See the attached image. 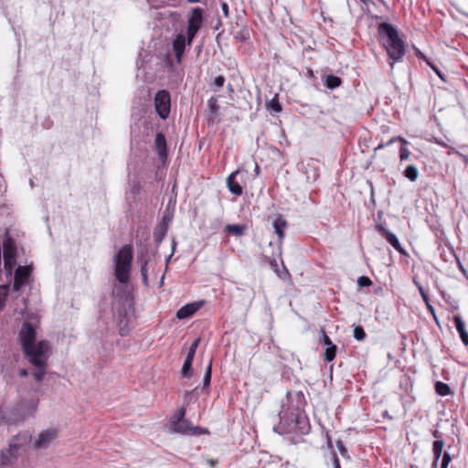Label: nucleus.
<instances>
[{"mask_svg": "<svg viewBox=\"0 0 468 468\" xmlns=\"http://www.w3.org/2000/svg\"><path fill=\"white\" fill-rule=\"evenodd\" d=\"M39 317L34 313H27L18 332V341L24 357L34 367L33 378L41 382L47 375L48 360L52 354L51 343L47 339L37 340Z\"/></svg>", "mask_w": 468, "mask_h": 468, "instance_id": "nucleus-1", "label": "nucleus"}, {"mask_svg": "<svg viewBox=\"0 0 468 468\" xmlns=\"http://www.w3.org/2000/svg\"><path fill=\"white\" fill-rule=\"evenodd\" d=\"M378 39L392 60L390 66L399 61L405 55L404 41L399 37L398 30L391 24L382 22L378 25Z\"/></svg>", "mask_w": 468, "mask_h": 468, "instance_id": "nucleus-2", "label": "nucleus"}, {"mask_svg": "<svg viewBox=\"0 0 468 468\" xmlns=\"http://www.w3.org/2000/svg\"><path fill=\"white\" fill-rule=\"evenodd\" d=\"M37 409L36 400H21L9 409L1 410L2 420L10 425L24 421L27 417L33 416Z\"/></svg>", "mask_w": 468, "mask_h": 468, "instance_id": "nucleus-3", "label": "nucleus"}, {"mask_svg": "<svg viewBox=\"0 0 468 468\" xmlns=\"http://www.w3.org/2000/svg\"><path fill=\"white\" fill-rule=\"evenodd\" d=\"M133 258L131 245L122 246L113 256L114 276L121 283H127L130 280V272Z\"/></svg>", "mask_w": 468, "mask_h": 468, "instance_id": "nucleus-4", "label": "nucleus"}, {"mask_svg": "<svg viewBox=\"0 0 468 468\" xmlns=\"http://www.w3.org/2000/svg\"><path fill=\"white\" fill-rule=\"evenodd\" d=\"M16 258L17 247L16 241L9 235H5L3 240V259L7 278L12 276L13 270L16 265Z\"/></svg>", "mask_w": 468, "mask_h": 468, "instance_id": "nucleus-5", "label": "nucleus"}, {"mask_svg": "<svg viewBox=\"0 0 468 468\" xmlns=\"http://www.w3.org/2000/svg\"><path fill=\"white\" fill-rule=\"evenodd\" d=\"M186 410L184 408L179 409L171 420V428L175 432L182 434H197L201 433V429L194 427L191 423L185 419Z\"/></svg>", "mask_w": 468, "mask_h": 468, "instance_id": "nucleus-6", "label": "nucleus"}, {"mask_svg": "<svg viewBox=\"0 0 468 468\" xmlns=\"http://www.w3.org/2000/svg\"><path fill=\"white\" fill-rule=\"evenodd\" d=\"M32 437L27 432H19L11 439L8 452L11 456L16 458L22 452H26L27 445L31 442Z\"/></svg>", "mask_w": 468, "mask_h": 468, "instance_id": "nucleus-7", "label": "nucleus"}, {"mask_svg": "<svg viewBox=\"0 0 468 468\" xmlns=\"http://www.w3.org/2000/svg\"><path fill=\"white\" fill-rule=\"evenodd\" d=\"M137 263L140 265L141 275L143 282L145 286H148V270L154 266V255L148 250H142L137 255Z\"/></svg>", "mask_w": 468, "mask_h": 468, "instance_id": "nucleus-8", "label": "nucleus"}, {"mask_svg": "<svg viewBox=\"0 0 468 468\" xmlns=\"http://www.w3.org/2000/svg\"><path fill=\"white\" fill-rule=\"evenodd\" d=\"M170 94L165 90H158L154 96L155 111L161 119H166L170 113Z\"/></svg>", "mask_w": 468, "mask_h": 468, "instance_id": "nucleus-9", "label": "nucleus"}, {"mask_svg": "<svg viewBox=\"0 0 468 468\" xmlns=\"http://www.w3.org/2000/svg\"><path fill=\"white\" fill-rule=\"evenodd\" d=\"M58 438L57 429H48L40 431L33 441V446L36 450L48 449Z\"/></svg>", "mask_w": 468, "mask_h": 468, "instance_id": "nucleus-10", "label": "nucleus"}, {"mask_svg": "<svg viewBox=\"0 0 468 468\" xmlns=\"http://www.w3.org/2000/svg\"><path fill=\"white\" fill-rule=\"evenodd\" d=\"M31 266H18L14 274L13 291L19 292L23 286L30 283Z\"/></svg>", "mask_w": 468, "mask_h": 468, "instance_id": "nucleus-11", "label": "nucleus"}, {"mask_svg": "<svg viewBox=\"0 0 468 468\" xmlns=\"http://www.w3.org/2000/svg\"><path fill=\"white\" fill-rule=\"evenodd\" d=\"M377 230L380 233V235L386 239V240L399 252L404 253V250L399 241V239L397 236L390 232L388 229H387L382 225H377L376 227Z\"/></svg>", "mask_w": 468, "mask_h": 468, "instance_id": "nucleus-12", "label": "nucleus"}, {"mask_svg": "<svg viewBox=\"0 0 468 468\" xmlns=\"http://www.w3.org/2000/svg\"><path fill=\"white\" fill-rule=\"evenodd\" d=\"M203 24V10L200 7H195L192 9L188 19L187 27L199 30Z\"/></svg>", "mask_w": 468, "mask_h": 468, "instance_id": "nucleus-13", "label": "nucleus"}, {"mask_svg": "<svg viewBox=\"0 0 468 468\" xmlns=\"http://www.w3.org/2000/svg\"><path fill=\"white\" fill-rule=\"evenodd\" d=\"M186 45L187 42L186 40V37L183 34L176 35L173 40V50L178 63L181 62L182 56Z\"/></svg>", "mask_w": 468, "mask_h": 468, "instance_id": "nucleus-14", "label": "nucleus"}, {"mask_svg": "<svg viewBox=\"0 0 468 468\" xmlns=\"http://www.w3.org/2000/svg\"><path fill=\"white\" fill-rule=\"evenodd\" d=\"M272 227L279 239V244L281 245L285 236V230L288 227L286 219L282 216L278 215L272 220Z\"/></svg>", "mask_w": 468, "mask_h": 468, "instance_id": "nucleus-15", "label": "nucleus"}, {"mask_svg": "<svg viewBox=\"0 0 468 468\" xmlns=\"http://www.w3.org/2000/svg\"><path fill=\"white\" fill-rule=\"evenodd\" d=\"M400 141L402 143V145L400 147V150H399V158H400V161H404V160H407L410 155V150L407 148V144H408V142L402 138V137H394V138H391L386 144H378L374 152L376 153L378 150L385 147V146H388V145H390L391 144H393L395 141Z\"/></svg>", "mask_w": 468, "mask_h": 468, "instance_id": "nucleus-16", "label": "nucleus"}, {"mask_svg": "<svg viewBox=\"0 0 468 468\" xmlns=\"http://www.w3.org/2000/svg\"><path fill=\"white\" fill-rule=\"evenodd\" d=\"M201 305L202 303H187L177 311L176 317L178 319H186L193 315L201 307Z\"/></svg>", "mask_w": 468, "mask_h": 468, "instance_id": "nucleus-17", "label": "nucleus"}, {"mask_svg": "<svg viewBox=\"0 0 468 468\" xmlns=\"http://www.w3.org/2000/svg\"><path fill=\"white\" fill-rule=\"evenodd\" d=\"M239 173V170L232 172L227 178V186L230 193L235 196H241L243 191L241 186L236 181V176Z\"/></svg>", "mask_w": 468, "mask_h": 468, "instance_id": "nucleus-18", "label": "nucleus"}, {"mask_svg": "<svg viewBox=\"0 0 468 468\" xmlns=\"http://www.w3.org/2000/svg\"><path fill=\"white\" fill-rule=\"evenodd\" d=\"M291 430H297L302 434L309 432L310 425L304 415L297 414L294 416V426Z\"/></svg>", "mask_w": 468, "mask_h": 468, "instance_id": "nucleus-19", "label": "nucleus"}, {"mask_svg": "<svg viewBox=\"0 0 468 468\" xmlns=\"http://www.w3.org/2000/svg\"><path fill=\"white\" fill-rule=\"evenodd\" d=\"M154 144L160 159H164L167 155L166 140L163 133H158L155 135Z\"/></svg>", "mask_w": 468, "mask_h": 468, "instance_id": "nucleus-20", "label": "nucleus"}, {"mask_svg": "<svg viewBox=\"0 0 468 468\" xmlns=\"http://www.w3.org/2000/svg\"><path fill=\"white\" fill-rule=\"evenodd\" d=\"M453 322L457 332L459 333L460 338L465 346H468V332L465 328V324L460 315L453 316Z\"/></svg>", "mask_w": 468, "mask_h": 468, "instance_id": "nucleus-21", "label": "nucleus"}, {"mask_svg": "<svg viewBox=\"0 0 468 468\" xmlns=\"http://www.w3.org/2000/svg\"><path fill=\"white\" fill-rule=\"evenodd\" d=\"M9 292V284L0 285V312H2L6 304Z\"/></svg>", "mask_w": 468, "mask_h": 468, "instance_id": "nucleus-22", "label": "nucleus"}, {"mask_svg": "<svg viewBox=\"0 0 468 468\" xmlns=\"http://www.w3.org/2000/svg\"><path fill=\"white\" fill-rule=\"evenodd\" d=\"M443 447H444V441L443 440H436V441H433V443H432V453H433L434 459L440 460V458H441V456L442 454Z\"/></svg>", "mask_w": 468, "mask_h": 468, "instance_id": "nucleus-23", "label": "nucleus"}, {"mask_svg": "<svg viewBox=\"0 0 468 468\" xmlns=\"http://www.w3.org/2000/svg\"><path fill=\"white\" fill-rule=\"evenodd\" d=\"M341 83V79L335 75H327L324 81L325 86L331 90L339 87Z\"/></svg>", "mask_w": 468, "mask_h": 468, "instance_id": "nucleus-24", "label": "nucleus"}, {"mask_svg": "<svg viewBox=\"0 0 468 468\" xmlns=\"http://www.w3.org/2000/svg\"><path fill=\"white\" fill-rule=\"evenodd\" d=\"M404 176L412 182H415L419 176V171L414 165H410L404 171Z\"/></svg>", "mask_w": 468, "mask_h": 468, "instance_id": "nucleus-25", "label": "nucleus"}, {"mask_svg": "<svg viewBox=\"0 0 468 468\" xmlns=\"http://www.w3.org/2000/svg\"><path fill=\"white\" fill-rule=\"evenodd\" d=\"M226 230L229 233L239 237V236L243 235L244 230H245V226L239 225V224H237V225L229 224L226 226Z\"/></svg>", "mask_w": 468, "mask_h": 468, "instance_id": "nucleus-26", "label": "nucleus"}, {"mask_svg": "<svg viewBox=\"0 0 468 468\" xmlns=\"http://www.w3.org/2000/svg\"><path fill=\"white\" fill-rule=\"evenodd\" d=\"M435 390L440 396H447L451 393L450 387L447 384L441 381L436 382Z\"/></svg>", "mask_w": 468, "mask_h": 468, "instance_id": "nucleus-27", "label": "nucleus"}, {"mask_svg": "<svg viewBox=\"0 0 468 468\" xmlns=\"http://www.w3.org/2000/svg\"><path fill=\"white\" fill-rule=\"evenodd\" d=\"M268 108L273 113H279L282 111V106L278 100V94H275V96L268 103Z\"/></svg>", "mask_w": 468, "mask_h": 468, "instance_id": "nucleus-28", "label": "nucleus"}, {"mask_svg": "<svg viewBox=\"0 0 468 468\" xmlns=\"http://www.w3.org/2000/svg\"><path fill=\"white\" fill-rule=\"evenodd\" d=\"M336 350L337 347L335 345H332L331 346L326 347L324 354V360L327 362H331L335 357Z\"/></svg>", "mask_w": 468, "mask_h": 468, "instance_id": "nucleus-29", "label": "nucleus"}, {"mask_svg": "<svg viewBox=\"0 0 468 468\" xmlns=\"http://www.w3.org/2000/svg\"><path fill=\"white\" fill-rule=\"evenodd\" d=\"M367 335L362 326L357 325L354 328V337L358 341H363Z\"/></svg>", "mask_w": 468, "mask_h": 468, "instance_id": "nucleus-30", "label": "nucleus"}, {"mask_svg": "<svg viewBox=\"0 0 468 468\" xmlns=\"http://www.w3.org/2000/svg\"><path fill=\"white\" fill-rule=\"evenodd\" d=\"M211 366H212V361L210 360L209 363H208V366L206 369V372H205V375H204V378H203V385L204 387H207L210 384V380H211Z\"/></svg>", "mask_w": 468, "mask_h": 468, "instance_id": "nucleus-31", "label": "nucleus"}, {"mask_svg": "<svg viewBox=\"0 0 468 468\" xmlns=\"http://www.w3.org/2000/svg\"><path fill=\"white\" fill-rule=\"evenodd\" d=\"M197 32H198V30L187 27L186 37V40L187 42V46H190L192 44V41H193V39L196 37Z\"/></svg>", "mask_w": 468, "mask_h": 468, "instance_id": "nucleus-32", "label": "nucleus"}, {"mask_svg": "<svg viewBox=\"0 0 468 468\" xmlns=\"http://www.w3.org/2000/svg\"><path fill=\"white\" fill-rule=\"evenodd\" d=\"M181 374L184 378H190L192 375V364L184 363Z\"/></svg>", "mask_w": 468, "mask_h": 468, "instance_id": "nucleus-33", "label": "nucleus"}, {"mask_svg": "<svg viewBox=\"0 0 468 468\" xmlns=\"http://www.w3.org/2000/svg\"><path fill=\"white\" fill-rule=\"evenodd\" d=\"M451 461H452V457H451L450 453L445 452L442 454V459H441V468H448L449 463H451Z\"/></svg>", "mask_w": 468, "mask_h": 468, "instance_id": "nucleus-34", "label": "nucleus"}, {"mask_svg": "<svg viewBox=\"0 0 468 468\" xmlns=\"http://www.w3.org/2000/svg\"><path fill=\"white\" fill-rule=\"evenodd\" d=\"M371 280L367 276H360L357 280V284L360 287H367L371 285Z\"/></svg>", "mask_w": 468, "mask_h": 468, "instance_id": "nucleus-35", "label": "nucleus"}, {"mask_svg": "<svg viewBox=\"0 0 468 468\" xmlns=\"http://www.w3.org/2000/svg\"><path fill=\"white\" fill-rule=\"evenodd\" d=\"M199 342H200V338H197L190 346L189 349H188V353L187 355H190V356H194L196 355V352H197V348L199 345Z\"/></svg>", "mask_w": 468, "mask_h": 468, "instance_id": "nucleus-36", "label": "nucleus"}, {"mask_svg": "<svg viewBox=\"0 0 468 468\" xmlns=\"http://www.w3.org/2000/svg\"><path fill=\"white\" fill-rule=\"evenodd\" d=\"M336 447L343 457L348 458L347 449L341 441L336 442Z\"/></svg>", "mask_w": 468, "mask_h": 468, "instance_id": "nucleus-37", "label": "nucleus"}, {"mask_svg": "<svg viewBox=\"0 0 468 468\" xmlns=\"http://www.w3.org/2000/svg\"><path fill=\"white\" fill-rule=\"evenodd\" d=\"M321 343L325 346L326 347H329L331 346L333 344V342L331 341V339L329 338V336L325 334L324 331H323V334H322V339H321Z\"/></svg>", "mask_w": 468, "mask_h": 468, "instance_id": "nucleus-38", "label": "nucleus"}, {"mask_svg": "<svg viewBox=\"0 0 468 468\" xmlns=\"http://www.w3.org/2000/svg\"><path fill=\"white\" fill-rule=\"evenodd\" d=\"M224 83H225V78L223 76H221V75L216 77L215 80H214V84L218 88L223 87Z\"/></svg>", "mask_w": 468, "mask_h": 468, "instance_id": "nucleus-39", "label": "nucleus"}, {"mask_svg": "<svg viewBox=\"0 0 468 468\" xmlns=\"http://www.w3.org/2000/svg\"><path fill=\"white\" fill-rule=\"evenodd\" d=\"M427 64L436 72V74L441 79L444 80L442 73L439 70L438 68L433 66L430 61L427 60Z\"/></svg>", "mask_w": 468, "mask_h": 468, "instance_id": "nucleus-40", "label": "nucleus"}, {"mask_svg": "<svg viewBox=\"0 0 468 468\" xmlns=\"http://www.w3.org/2000/svg\"><path fill=\"white\" fill-rule=\"evenodd\" d=\"M332 459H333L334 468H341L340 461H339V459H338V457L336 456L335 453L333 454Z\"/></svg>", "mask_w": 468, "mask_h": 468, "instance_id": "nucleus-41", "label": "nucleus"}, {"mask_svg": "<svg viewBox=\"0 0 468 468\" xmlns=\"http://www.w3.org/2000/svg\"><path fill=\"white\" fill-rule=\"evenodd\" d=\"M221 8H222V11H223V14L226 17L229 16V5L227 3L225 2H222L221 3Z\"/></svg>", "mask_w": 468, "mask_h": 468, "instance_id": "nucleus-42", "label": "nucleus"}, {"mask_svg": "<svg viewBox=\"0 0 468 468\" xmlns=\"http://www.w3.org/2000/svg\"><path fill=\"white\" fill-rule=\"evenodd\" d=\"M18 374H19V376H20L21 378H26V377H27V376H28V371H27V369H26V368H22V369H20V370H19V373H18Z\"/></svg>", "mask_w": 468, "mask_h": 468, "instance_id": "nucleus-43", "label": "nucleus"}, {"mask_svg": "<svg viewBox=\"0 0 468 468\" xmlns=\"http://www.w3.org/2000/svg\"><path fill=\"white\" fill-rule=\"evenodd\" d=\"M414 283L417 285L420 295H422V293H426L423 287L416 280H414Z\"/></svg>", "mask_w": 468, "mask_h": 468, "instance_id": "nucleus-44", "label": "nucleus"}, {"mask_svg": "<svg viewBox=\"0 0 468 468\" xmlns=\"http://www.w3.org/2000/svg\"><path fill=\"white\" fill-rule=\"evenodd\" d=\"M432 435L434 438H436L437 440H441V432L438 431V430H434L432 431Z\"/></svg>", "mask_w": 468, "mask_h": 468, "instance_id": "nucleus-45", "label": "nucleus"}, {"mask_svg": "<svg viewBox=\"0 0 468 468\" xmlns=\"http://www.w3.org/2000/svg\"><path fill=\"white\" fill-rule=\"evenodd\" d=\"M193 359H194V356L187 355L184 363L192 364Z\"/></svg>", "mask_w": 468, "mask_h": 468, "instance_id": "nucleus-46", "label": "nucleus"}, {"mask_svg": "<svg viewBox=\"0 0 468 468\" xmlns=\"http://www.w3.org/2000/svg\"><path fill=\"white\" fill-rule=\"evenodd\" d=\"M421 297H422L423 301L425 302V303H430L429 302V296H428L427 293H422Z\"/></svg>", "mask_w": 468, "mask_h": 468, "instance_id": "nucleus-47", "label": "nucleus"}, {"mask_svg": "<svg viewBox=\"0 0 468 468\" xmlns=\"http://www.w3.org/2000/svg\"><path fill=\"white\" fill-rule=\"evenodd\" d=\"M426 306L431 311V313L434 315V308L432 307V305L430 303H426Z\"/></svg>", "mask_w": 468, "mask_h": 468, "instance_id": "nucleus-48", "label": "nucleus"}, {"mask_svg": "<svg viewBox=\"0 0 468 468\" xmlns=\"http://www.w3.org/2000/svg\"><path fill=\"white\" fill-rule=\"evenodd\" d=\"M439 460L434 459L431 463V468H438Z\"/></svg>", "mask_w": 468, "mask_h": 468, "instance_id": "nucleus-49", "label": "nucleus"}, {"mask_svg": "<svg viewBox=\"0 0 468 468\" xmlns=\"http://www.w3.org/2000/svg\"><path fill=\"white\" fill-rule=\"evenodd\" d=\"M255 172L257 175H259L260 168H259L258 165H256V166H255Z\"/></svg>", "mask_w": 468, "mask_h": 468, "instance_id": "nucleus-50", "label": "nucleus"}, {"mask_svg": "<svg viewBox=\"0 0 468 468\" xmlns=\"http://www.w3.org/2000/svg\"><path fill=\"white\" fill-rule=\"evenodd\" d=\"M189 3H197L199 0H187Z\"/></svg>", "mask_w": 468, "mask_h": 468, "instance_id": "nucleus-51", "label": "nucleus"}, {"mask_svg": "<svg viewBox=\"0 0 468 468\" xmlns=\"http://www.w3.org/2000/svg\"><path fill=\"white\" fill-rule=\"evenodd\" d=\"M157 240H162L161 235H158V238H156Z\"/></svg>", "mask_w": 468, "mask_h": 468, "instance_id": "nucleus-52", "label": "nucleus"}, {"mask_svg": "<svg viewBox=\"0 0 468 468\" xmlns=\"http://www.w3.org/2000/svg\"><path fill=\"white\" fill-rule=\"evenodd\" d=\"M157 240H162L161 235H158V238H156Z\"/></svg>", "mask_w": 468, "mask_h": 468, "instance_id": "nucleus-53", "label": "nucleus"}, {"mask_svg": "<svg viewBox=\"0 0 468 468\" xmlns=\"http://www.w3.org/2000/svg\"><path fill=\"white\" fill-rule=\"evenodd\" d=\"M363 3H367L368 0H361Z\"/></svg>", "mask_w": 468, "mask_h": 468, "instance_id": "nucleus-54", "label": "nucleus"}]
</instances>
